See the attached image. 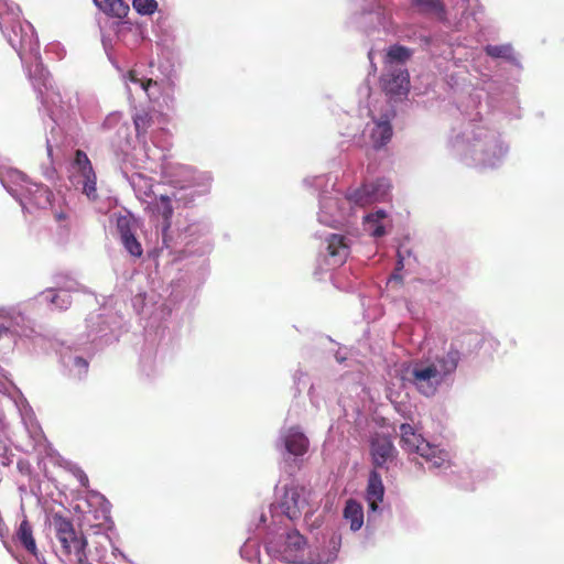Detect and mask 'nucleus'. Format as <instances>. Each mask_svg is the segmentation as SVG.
Masks as SVG:
<instances>
[{"mask_svg": "<svg viewBox=\"0 0 564 564\" xmlns=\"http://www.w3.org/2000/svg\"><path fill=\"white\" fill-rule=\"evenodd\" d=\"M163 119L162 115L141 108L132 116L137 138L142 148L135 154L137 159L145 164V169L158 172L173 186V199L188 206L197 198L206 196L210 192L213 177L209 172L197 171L192 166L169 161L167 152L170 142L164 140L159 143V137L165 134L163 128L154 130L155 119Z\"/></svg>", "mask_w": 564, "mask_h": 564, "instance_id": "nucleus-1", "label": "nucleus"}, {"mask_svg": "<svg viewBox=\"0 0 564 564\" xmlns=\"http://www.w3.org/2000/svg\"><path fill=\"white\" fill-rule=\"evenodd\" d=\"M20 15L21 10L14 2L0 0L2 34L28 68L29 77L47 118H62L64 112L62 97L55 89L50 73L41 62L35 30L30 22L21 20Z\"/></svg>", "mask_w": 564, "mask_h": 564, "instance_id": "nucleus-2", "label": "nucleus"}, {"mask_svg": "<svg viewBox=\"0 0 564 564\" xmlns=\"http://www.w3.org/2000/svg\"><path fill=\"white\" fill-rule=\"evenodd\" d=\"M447 149L453 158L465 165L485 170L502 165L510 145L497 129L476 112L469 113L458 128L452 129Z\"/></svg>", "mask_w": 564, "mask_h": 564, "instance_id": "nucleus-3", "label": "nucleus"}, {"mask_svg": "<svg viewBox=\"0 0 564 564\" xmlns=\"http://www.w3.org/2000/svg\"><path fill=\"white\" fill-rule=\"evenodd\" d=\"M304 183L321 192L317 219L332 228L348 224L357 208L384 200L391 188L389 180L381 177L348 189L345 196H340V192L335 189V182L327 175L307 177Z\"/></svg>", "mask_w": 564, "mask_h": 564, "instance_id": "nucleus-4", "label": "nucleus"}, {"mask_svg": "<svg viewBox=\"0 0 564 564\" xmlns=\"http://www.w3.org/2000/svg\"><path fill=\"white\" fill-rule=\"evenodd\" d=\"M24 317L20 314L12 316L8 323H0V338L4 335L12 334L18 336H28V329L20 327V322H23ZM0 393L7 395L10 401L17 408L21 421L28 432L30 438L33 442L34 449L40 452L48 453V444L46 437L39 424L34 411L29 404L28 400L21 392V390L13 383L9 375L4 369L0 367Z\"/></svg>", "mask_w": 564, "mask_h": 564, "instance_id": "nucleus-5", "label": "nucleus"}, {"mask_svg": "<svg viewBox=\"0 0 564 564\" xmlns=\"http://www.w3.org/2000/svg\"><path fill=\"white\" fill-rule=\"evenodd\" d=\"M257 519L256 529L263 525L268 535L265 550L271 557L286 563L305 564L308 545L299 530L293 528L294 524L285 523L272 527L268 524V516L263 510L258 511Z\"/></svg>", "mask_w": 564, "mask_h": 564, "instance_id": "nucleus-6", "label": "nucleus"}, {"mask_svg": "<svg viewBox=\"0 0 564 564\" xmlns=\"http://www.w3.org/2000/svg\"><path fill=\"white\" fill-rule=\"evenodd\" d=\"M132 296V306L138 315L143 319L148 321L145 327H156L164 321L172 312V305L174 304L177 295L170 293L169 297H165L162 293H159L154 288H149V280L142 273H135L132 276L130 286Z\"/></svg>", "mask_w": 564, "mask_h": 564, "instance_id": "nucleus-7", "label": "nucleus"}, {"mask_svg": "<svg viewBox=\"0 0 564 564\" xmlns=\"http://www.w3.org/2000/svg\"><path fill=\"white\" fill-rule=\"evenodd\" d=\"M308 495L306 488L294 480L283 484L282 487L276 485L274 501L267 513L269 514L268 524L272 527L285 523L296 524L303 516L311 512Z\"/></svg>", "mask_w": 564, "mask_h": 564, "instance_id": "nucleus-8", "label": "nucleus"}, {"mask_svg": "<svg viewBox=\"0 0 564 564\" xmlns=\"http://www.w3.org/2000/svg\"><path fill=\"white\" fill-rule=\"evenodd\" d=\"M53 528L56 540L59 543L57 551L58 557L66 564H93L88 560V540L74 529L70 520L55 514L53 517Z\"/></svg>", "mask_w": 564, "mask_h": 564, "instance_id": "nucleus-9", "label": "nucleus"}, {"mask_svg": "<svg viewBox=\"0 0 564 564\" xmlns=\"http://www.w3.org/2000/svg\"><path fill=\"white\" fill-rule=\"evenodd\" d=\"M401 446L409 453H416L424 458L431 469H447L451 467V454L441 446L434 444L422 437L421 434L415 433L412 425L403 423L400 425Z\"/></svg>", "mask_w": 564, "mask_h": 564, "instance_id": "nucleus-10", "label": "nucleus"}, {"mask_svg": "<svg viewBox=\"0 0 564 564\" xmlns=\"http://www.w3.org/2000/svg\"><path fill=\"white\" fill-rule=\"evenodd\" d=\"M22 193L17 200L24 212L33 213L35 209H45L50 206L58 226L63 229L69 227L70 209L67 206L55 208L53 205L54 195L46 186L31 182Z\"/></svg>", "mask_w": 564, "mask_h": 564, "instance_id": "nucleus-11", "label": "nucleus"}, {"mask_svg": "<svg viewBox=\"0 0 564 564\" xmlns=\"http://www.w3.org/2000/svg\"><path fill=\"white\" fill-rule=\"evenodd\" d=\"M68 181L75 192L84 195L89 202L99 199L97 174L86 152L76 150L68 166Z\"/></svg>", "mask_w": 564, "mask_h": 564, "instance_id": "nucleus-12", "label": "nucleus"}, {"mask_svg": "<svg viewBox=\"0 0 564 564\" xmlns=\"http://www.w3.org/2000/svg\"><path fill=\"white\" fill-rule=\"evenodd\" d=\"M340 546L341 534L334 529H326L307 546L305 564H334Z\"/></svg>", "mask_w": 564, "mask_h": 564, "instance_id": "nucleus-13", "label": "nucleus"}, {"mask_svg": "<svg viewBox=\"0 0 564 564\" xmlns=\"http://www.w3.org/2000/svg\"><path fill=\"white\" fill-rule=\"evenodd\" d=\"M350 253V245L347 237L330 234L325 237L323 249L317 258V268L321 271H332L343 265Z\"/></svg>", "mask_w": 564, "mask_h": 564, "instance_id": "nucleus-14", "label": "nucleus"}, {"mask_svg": "<svg viewBox=\"0 0 564 564\" xmlns=\"http://www.w3.org/2000/svg\"><path fill=\"white\" fill-rule=\"evenodd\" d=\"M308 446V438L299 426H291L280 431L276 448L285 463L292 458L296 465L295 467H299L297 463L306 454Z\"/></svg>", "mask_w": 564, "mask_h": 564, "instance_id": "nucleus-15", "label": "nucleus"}, {"mask_svg": "<svg viewBox=\"0 0 564 564\" xmlns=\"http://www.w3.org/2000/svg\"><path fill=\"white\" fill-rule=\"evenodd\" d=\"M88 336L93 341L109 344L117 340L122 317L118 314H90L87 319Z\"/></svg>", "mask_w": 564, "mask_h": 564, "instance_id": "nucleus-16", "label": "nucleus"}, {"mask_svg": "<svg viewBox=\"0 0 564 564\" xmlns=\"http://www.w3.org/2000/svg\"><path fill=\"white\" fill-rule=\"evenodd\" d=\"M406 376L408 380L425 397H433L442 384L437 371L431 369L423 359L414 361L408 369Z\"/></svg>", "mask_w": 564, "mask_h": 564, "instance_id": "nucleus-17", "label": "nucleus"}, {"mask_svg": "<svg viewBox=\"0 0 564 564\" xmlns=\"http://www.w3.org/2000/svg\"><path fill=\"white\" fill-rule=\"evenodd\" d=\"M96 7L104 13L118 19L124 18L129 10V0H94ZM133 9L142 15H150L158 9L156 0H132Z\"/></svg>", "mask_w": 564, "mask_h": 564, "instance_id": "nucleus-18", "label": "nucleus"}, {"mask_svg": "<svg viewBox=\"0 0 564 564\" xmlns=\"http://www.w3.org/2000/svg\"><path fill=\"white\" fill-rule=\"evenodd\" d=\"M210 226L207 221H195L188 224L180 234L181 242L185 246V253L203 254L209 250Z\"/></svg>", "mask_w": 564, "mask_h": 564, "instance_id": "nucleus-19", "label": "nucleus"}, {"mask_svg": "<svg viewBox=\"0 0 564 564\" xmlns=\"http://www.w3.org/2000/svg\"><path fill=\"white\" fill-rule=\"evenodd\" d=\"M104 131L116 129V134L111 140V147L117 155H122V160H128L131 148V138L129 127L122 122L120 112L109 113L101 123Z\"/></svg>", "mask_w": 564, "mask_h": 564, "instance_id": "nucleus-20", "label": "nucleus"}, {"mask_svg": "<svg viewBox=\"0 0 564 564\" xmlns=\"http://www.w3.org/2000/svg\"><path fill=\"white\" fill-rule=\"evenodd\" d=\"M431 369H435L438 373V380L443 383L449 376H452L460 360V351L453 345L447 350L442 352H430L422 358Z\"/></svg>", "mask_w": 564, "mask_h": 564, "instance_id": "nucleus-21", "label": "nucleus"}, {"mask_svg": "<svg viewBox=\"0 0 564 564\" xmlns=\"http://www.w3.org/2000/svg\"><path fill=\"white\" fill-rule=\"evenodd\" d=\"M144 95L153 105L159 107L161 112L174 108V85L169 78L161 80L149 78Z\"/></svg>", "mask_w": 564, "mask_h": 564, "instance_id": "nucleus-22", "label": "nucleus"}, {"mask_svg": "<svg viewBox=\"0 0 564 564\" xmlns=\"http://www.w3.org/2000/svg\"><path fill=\"white\" fill-rule=\"evenodd\" d=\"M382 89L391 98H401L409 93V73L404 66H390L381 77Z\"/></svg>", "mask_w": 564, "mask_h": 564, "instance_id": "nucleus-23", "label": "nucleus"}, {"mask_svg": "<svg viewBox=\"0 0 564 564\" xmlns=\"http://www.w3.org/2000/svg\"><path fill=\"white\" fill-rule=\"evenodd\" d=\"M384 496V487L382 484L381 476L378 471L372 470L369 474L368 485L366 490V499L368 502V519H367V528L376 522L378 517L380 516L382 509L380 508V502H382Z\"/></svg>", "mask_w": 564, "mask_h": 564, "instance_id": "nucleus-24", "label": "nucleus"}, {"mask_svg": "<svg viewBox=\"0 0 564 564\" xmlns=\"http://www.w3.org/2000/svg\"><path fill=\"white\" fill-rule=\"evenodd\" d=\"M117 229L126 251L134 258H140L143 254V249L135 237V221L129 217H119L117 220Z\"/></svg>", "mask_w": 564, "mask_h": 564, "instance_id": "nucleus-25", "label": "nucleus"}, {"mask_svg": "<svg viewBox=\"0 0 564 564\" xmlns=\"http://www.w3.org/2000/svg\"><path fill=\"white\" fill-rule=\"evenodd\" d=\"M59 362L64 373L69 378L82 380L88 372L87 359L70 348H65L59 352Z\"/></svg>", "mask_w": 564, "mask_h": 564, "instance_id": "nucleus-26", "label": "nucleus"}, {"mask_svg": "<svg viewBox=\"0 0 564 564\" xmlns=\"http://www.w3.org/2000/svg\"><path fill=\"white\" fill-rule=\"evenodd\" d=\"M257 516L258 512L252 516L248 524L249 536L240 547V555L248 562L258 561L260 563V535L265 533V530L263 529V525L258 530L256 529L258 524Z\"/></svg>", "mask_w": 564, "mask_h": 564, "instance_id": "nucleus-27", "label": "nucleus"}, {"mask_svg": "<svg viewBox=\"0 0 564 564\" xmlns=\"http://www.w3.org/2000/svg\"><path fill=\"white\" fill-rule=\"evenodd\" d=\"M0 182L8 193L17 199L32 181L18 170L8 169L0 171Z\"/></svg>", "mask_w": 564, "mask_h": 564, "instance_id": "nucleus-28", "label": "nucleus"}, {"mask_svg": "<svg viewBox=\"0 0 564 564\" xmlns=\"http://www.w3.org/2000/svg\"><path fill=\"white\" fill-rule=\"evenodd\" d=\"M390 223L387 212L378 209L364 216V230L370 236L379 238L387 234Z\"/></svg>", "mask_w": 564, "mask_h": 564, "instance_id": "nucleus-29", "label": "nucleus"}, {"mask_svg": "<svg viewBox=\"0 0 564 564\" xmlns=\"http://www.w3.org/2000/svg\"><path fill=\"white\" fill-rule=\"evenodd\" d=\"M116 37L124 46L133 48L143 40V32L139 25L122 21L117 23Z\"/></svg>", "mask_w": 564, "mask_h": 564, "instance_id": "nucleus-30", "label": "nucleus"}, {"mask_svg": "<svg viewBox=\"0 0 564 564\" xmlns=\"http://www.w3.org/2000/svg\"><path fill=\"white\" fill-rule=\"evenodd\" d=\"M13 540L29 554L33 555L36 558L39 557L37 546L35 539L33 536L32 525L25 518L20 522L19 527L17 528L13 535Z\"/></svg>", "mask_w": 564, "mask_h": 564, "instance_id": "nucleus-31", "label": "nucleus"}, {"mask_svg": "<svg viewBox=\"0 0 564 564\" xmlns=\"http://www.w3.org/2000/svg\"><path fill=\"white\" fill-rule=\"evenodd\" d=\"M129 183L140 200L151 202L153 197L156 199V196L153 191L154 184L152 178L141 173H133L129 177Z\"/></svg>", "mask_w": 564, "mask_h": 564, "instance_id": "nucleus-32", "label": "nucleus"}, {"mask_svg": "<svg viewBox=\"0 0 564 564\" xmlns=\"http://www.w3.org/2000/svg\"><path fill=\"white\" fill-rule=\"evenodd\" d=\"M343 517L352 532L360 530L365 523L364 508L354 499L347 500Z\"/></svg>", "mask_w": 564, "mask_h": 564, "instance_id": "nucleus-33", "label": "nucleus"}, {"mask_svg": "<svg viewBox=\"0 0 564 564\" xmlns=\"http://www.w3.org/2000/svg\"><path fill=\"white\" fill-rule=\"evenodd\" d=\"M392 137V127L389 119L381 118L373 121V127L370 132V139L375 149L384 147Z\"/></svg>", "mask_w": 564, "mask_h": 564, "instance_id": "nucleus-34", "label": "nucleus"}, {"mask_svg": "<svg viewBox=\"0 0 564 564\" xmlns=\"http://www.w3.org/2000/svg\"><path fill=\"white\" fill-rule=\"evenodd\" d=\"M393 445L388 438H376L371 443V454L373 464L377 467H382L391 457Z\"/></svg>", "mask_w": 564, "mask_h": 564, "instance_id": "nucleus-35", "label": "nucleus"}, {"mask_svg": "<svg viewBox=\"0 0 564 564\" xmlns=\"http://www.w3.org/2000/svg\"><path fill=\"white\" fill-rule=\"evenodd\" d=\"M485 52L488 56H490L492 58H502L512 65H516V66L520 65V63L514 54L513 47L509 43L500 44V45L488 44L485 46Z\"/></svg>", "mask_w": 564, "mask_h": 564, "instance_id": "nucleus-36", "label": "nucleus"}, {"mask_svg": "<svg viewBox=\"0 0 564 564\" xmlns=\"http://www.w3.org/2000/svg\"><path fill=\"white\" fill-rule=\"evenodd\" d=\"M41 299L58 311L67 310L72 304L70 295L64 291L47 290L41 294Z\"/></svg>", "mask_w": 564, "mask_h": 564, "instance_id": "nucleus-37", "label": "nucleus"}, {"mask_svg": "<svg viewBox=\"0 0 564 564\" xmlns=\"http://www.w3.org/2000/svg\"><path fill=\"white\" fill-rule=\"evenodd\" d=\"M124 85L130 97L139 94H144L149 78H143L138 75L135 70L129 72L123 76Z\"/></svg>", "mask_w": 564, "mask_h": 564, "instance_id": "nucleus-38", "label": "nucleus"}, {"mask_svg": "<svg viewBox=\"0 0 564 564\" xmlns=\"http://www.w3.org/2000/svg\"><path fill=\"white\" fill-rule=\"evenodd\" d=\"M413 6L423 14H434L442 18L445 13L442 0H413Z\"/></svg>", "mask_w": 564, "mask_h": 564, "instance_id": "nucleus-39", "label": "nucleus"}, {"mask_svg": "<svg viewBox=\"0 0 564 564\" xmlns=\"http://www.w3.org/2000/svg\"><path fill=\"white\" fill-rule=\"evenodd\" d=\"M156 209L158 213L162 216L161 229L163 237L165 238V231L170 227V218L173 214L171 197L166 194H161L156 204Z\"/></svg>", "mask_w": 564, "mask_h": 564, "instance_id": "nucleus-40", "label": "nucleus"}, {"mask_svg": "<svg viewBox=\"0 0 564 564\" xmlns=\"http://www.w3.org/2000/svg\"><path fill=\"white\" fill-rule=\"evenodd\" d=\"M412 52L405 46L393 45L387 53V67L399 66L410 58Z\"/></svg>", "mask_w": 564, "mask_h": 564, "instance_id": "nucleus-41", "label": "nucleus"}, {"mask_svg": "<svg viewBox=\"0 0 564 564\" xmlns=\"http://www.w3.org/2000/svg\"><path fill=\"white\" fill-rule=\"evenodd\" d=\"M87 498L88 502L98 506L102 513H108L110 511V502L100 492L88 490Z\"/></svg>", "mask_w": 564, "mask_h": 564, "instance_id": "nucleus-42", "label": "nucleus"}, {"mask_svg": "<svg viewBox=\"0 0 564 564\" xmlns=\"http://www.w3.org/2000/svg\"><path fill=\"white\" fill-rule=\"evenodd\" d=\"M42 174L48 182L54 183L58 180L57 170L52 162L48 165H42Z\"/></svg>", "mask_w": 564, "mask_h": 564, "instance_id": "nucleus-43", "label": "nucleus"}, {"mask_svg": "<svg viewBox=\"0 0 564 564\" xmlns=\"http://www.w3.org/2000/svg\"><path fill=\"white\" fill-rule=\"evenodd\" d=\"M100 539L102 541L97 542L95 545V552L99 560H101L107 552V547H106L105 543L106 542L110 543V538L107 534L100 535Z\"/></svg>", "mask_w": 564, "mask_h": 564, "instance_id": "nucleus-44", "label": "nucleus"}, {"mask_svg": "<svg viewBox=\"0 0 564 564\" xmlns=\"http://www.w3.org/2000/svg\"><path fill=\"white\" fill-rule=\"evenodd\" d=\"M73 474L79 481L80 486L87 489L88 485H89V479H88L87 475L85 474V471L83 469H80L79 467H74Z\"/></svg>", "mask_w": 564, "mask_h": 564, "instance_id": "nucleus-45", "label": "nucleus"}, {"mask_svg": "<svg viewBox=\"0 0 564 564\" xmlns=\"http://www.w3.org/2000/svg\"><path fill=\"white\" fill-rule=\"evenodd\" d=\"M141 370L150 377L154 372V367H152V362L150 357L142 356L141 357Z\"/></svg>", "mask_w": 564, "mask_h": 564, "instance_id": "nucleus-46", "label": "nucleus"}, {"mask_svg": "<svg viewBox=\"0 0 564 564\" xmlns=\"http://www.w3.org/2000/svg\"><path fill=\"white\" fill-rule=\"evenodd\" d=\"M46 53H55L58 59L63 58L65 55L64 48L58 43L47 45Z\"/></svg>", "mask_w": 564, "mask_h": 564, "instance_id": "nucleus-47", "label": "nucleus"}, {"mask_svg": "<svg viewBox=\"0 0 564 564\" xmlns=\"http://www.w3.org/2000/svg\"><path fill=\"white\" fill-rule=\"evenodd\" d=\"M77 290H78V283L74 280H67V281H65V283L63 285L59 286V289L57 291H64L67 294H69V292L77 291Z\"/></svg>", "mask_w": 564, "mask_h": 564, "instance_id": "nucleus-48", "label": "nucleus"}, {"mask_svg": "<svg viewBox=\"0 0 564 564\" xmlns=\"http://www.w3.org/2000/svg\"><path fill=\"white\" fill-rule=\"evenodd\" d=\"M405 256L403 253V248H399L397 251V263L395 271H402L404 268Z\"/></svg>", "mask_w": 564, "mask_h": 564, "instance_id": "nucleus-49", "label": "nucleus"}, {"mask_svg": "<svg viewBox=\"0 0 564 564\" xmlns=\"http://www.w3.org/2000/svg\"><path fill=\"white\" fill-rule=\"evenodd\" d=\"M402 282V275L400 274V271H395L391 274L389 278L388 283H401Z\"/></svg>", "mask_w": 564, "mask_h": 564, "instance_id": "nucleus-50", "label": "nucleus"}, {"mask_svg": "<svg viewBox=\"0 0 564 564\" xmlns=\"http://www.w3.org/2000/svg\"><path fill=\"white\" fill-rule=\"evenodd\" d=\"M335 359L338 364H343L347 359V355L339 349L335 352Z\"/></svg>", "mask_w": 564, "mask_h": 564, "instance_id": "nucleus-51", "label": "nucleus"}, {"mask_svg": "<svg viewBox=\"0 0 564 564\" xmlns=\"http://www.w3.org/2000/svg\"><path fill=\"white\" fill-rule=\"evenodd\" d=\"M6 429H7V425H6V421H4V415H3L2 410L0 409V436L2 434H4Z\"/></svg>", "mask_w": 564, "mask_h": 564, "instance_id": "nucleus-52", "label": "nucleus"}, {"mask_svg": "<svg viewBox=\"0 0 564 564\" xmlns=\"http://www.w3.org/2000/svg\"><path fill=\"white\" fill-rule=\"evenodd\" d=\"M112 555H113V556L119 555V556H121L122 558L127 560L126 554H124V553H122V552L120 551V549H119V547H117V546H113V547H112Z\"/></svg>", "mask_w": 564, "mask_h": 564, "instance_id": "nucleus-53", "label": "nucleus"}, {"mask_svg": "<svg viewBox=\"0 0 564 564\" xmlns=\"http://www.w3.org/2000/svg\"><path fill=\"white\" fill-rule=\"evenodd\" d=\"M102 45L105 50L108 52V47L111 45V40H109L106 35H102Z\"/></svg>", "mask_w": 564, "mask_h": 564, "instance_id": "nucleus-54", "label": "nucleus"}, {"mask_svg": "<svg viewBox=\"0 0 564 564\" xmlns=\"http://www.w3.org/2000/svg\"><path fill=\"white\" fill-rule=\"evenodd\" d=\"M7 452V447L3 444H0V456L4 455Z\"/></svg>", "mask_w": 564, "mask_h": 564, "instance_id": "nucleus-55", "label": "nucleus"}, {"mask_svg": "<svg viewBox=\"0 0 564 564\" xmlns=\"http://www.w3.org/2000/svg\"><path fill=\"white\" fill-rule=\"evenodd\" d=\"M403 253L405 256V259L412 256V251L410 249H403Z\"/></svg>", "mask_w": 564, "mask_h": 564, "instance_id": "nucleus-56", "label": "nucleus"}, {"mask_svg": "<svg viewBox=\"0 0 564 564\" xmlns=\"http://www.w3.org/2000/svg\"><path fill=\"white\" fill-rule=\"evenodd\" d=\"M406 308H408V311L412 314V311H411V307H410V303H409V302H406Z\"/></svg>", "mask_w": 564, "mask_h": 564, "instance_id": "nucleus-57", "label": "nucleus"}, {"mask_svg": "<svg viewBox=\"0 0 564 564\" xmlns=\"http://www.w3.org/2000/svg\"><path fill=\"white\" fill-rule=\"evenodd\" d=\"M375 13H376V15L379 18V15H380V11H376Z\"/></svg>", "mask_w": 564, "mask_h": 564, "instance_id": "nucleus-58", "label": "nucleus"}, {"mask_svg": "<svg viewBox=\"0 0 564 564\" xmlns=\"http://www.w3.org/2000/svg\"><path fill=\"white\" fill-rule=\"evenodd\" d=\"M101 564H115V563H110V562H104V563H101Z\"/></svg>", "mask_w": 564, "mask_h": 564, "instance_id": "nucleus-59", "label": "nucleus"}]
</instances>
